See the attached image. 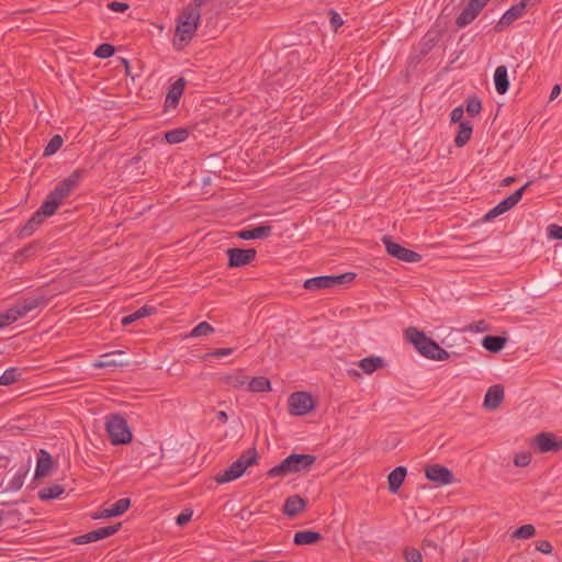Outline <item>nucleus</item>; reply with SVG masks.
<instances>
[{
  "mask_svg": "<svg viewBox=\"0 0 562 562\" xmlns=\"http://www.w3.org/2000/svg\"><path fill=\"white\" fill-rule=\"evenodd\" d=\"M404 336L425 358L443 361L450 357V353L447 350L441 348L435 340L427 337L424 331H420L415 327L406 328Z\"/></svg>",
  "mask_w": 562,
  "mask_h": 562,
  "instance_id": "obj_1",
  "label": "nucleus"
},
{
  "mask_svg": "<svg viewBox=\"0 0 562 562\" xmlns=\"http://www.w3.org/2000/svg\"><path fill=\"white\" fill-rule=\"evenodd\" d=\"M315 462L316 457L313 454L292 453L282 460L281 463L269 469L267 475L269 477H285L290 474L308 472Z\"/></svg>",
  "mask_w": 562,
  "mask_h": 562,
  "instance_id": "obj_2",
  "label": "nucleus"
},
{
  "mask_svg": "<svg viewBox=\"0 0 562 562\" xmlns=\"http://www.w3.org/2000/svg\"><path fill=\"white\" fill-rule=\"evenodd\" d=\"M82 177V171L77 169L69 177L65 178L49 192L43 204V211L47 214H55L64 200L77 188Z\"/></svg>",
  "mask_w": 562,
  "mask_h": 562,
  "instance_id": "obj_3",
  "label": "nucleus"
},
{
  "mask_svg": "<svg viewBox=\"0 0 562 562\" xmlns=\"http://www.w3.org/2000/svg\"><path fill=\"white\" fill-rule=\"evenodd\" d=\"M201 13L196 8H187L178 19L175 45L180 49L195 34Z\"/></svg>",
  "mask_w": 562,
  "mask_h": 562,
  "instance_id": "obj_4",
  "label": "nucleus"
},
{
  "mask_svg": "<svg viewBox=\"0 0 562 562\" xmlns=\"http://www.w3.org/2000/svg\"><path fill=\"white\" fill-rule=\"evenodd\" d=\"M257 450L255 448H249L243 452L239 458L234 461L227 469L215 476L216 482L223 484L240 477L250 465L257 463Z\"/></svg>",
  "mask_w": 562,
  "mask_h": 562,
  "instance_id": "obj_5",
  "label": "nucleus"
},
{
  "mask_svg": "<svg viewBox=\"0 0 562 562\" xmlns=\"http://www.w3.org/2000/svg\"><path fill=\"white\" fill-rule=\"evenodd\" d=\"M105 430L112 445H126L132 441V431L125 418L119 414L105 417Z\"/></svg>",
  "mask_w": 562,
  "mask_h": 562,
  "instance_id": "obj_6",
  "label": "nucleus"
},
{
  "mask_svg": "<svg viewBox=\"0 0 562 562\" xmlns=\"http://www.w3.org/2000/svg\"><path fill=\"white\" fill-rule=\"evenodd\" d=\"M46 303L44 295H30L20 299L12 307L8 308L13 322L26 316L30 312Z\"/></svg>",
  "mask_w": 562,
  "mask_h": 562,
  "instance_id": "obj_7",
  "label": "nucleus"
},
{
  "mask_svg": "<svg viewBox=\"0 0 562 562\" xmlns=\"http://www.w3.org/2000/svg\"><path fill=\"white\" fill-rule=\"evenodd\" d=\"M289 412L294 416H304L315 407L313 397L307 392H294L289 396Z\"/></svg>",
  "mask_w": 562,
  "mask_h": 562,
  "instance_id": "obj_8",
  "label": "nucleus"
},
{
  "mask_svg": "<svg viewBox=\"0 0 562 562\" xmlns=\"http://www.w3.org/2000/svg\"><path fill=\"white\" fill-rule=\"evenodd\" d=\"M530 183L531 182L528 181L521 188L501 201L484 215L483 221H491L513 209L521 200L525 190L530 186Z\"/></svg>",
  "mask_w": 562,
  "mask_h": 562,
  "instance_id": "obj_9",
  "label": "nucleus"
},
{
  "mask_svg": "<svg viewBox=\"0 0 562 562\" xmlns=\"http://www.w3.org/2000/svg\"><path fill=\"white\" fill-rule=\"evenodd\" d=\"M382 241L389 255L397 258L405 262H418L422 260V255L418 252L407 249L400 244L395 243L390 236H384Z\"/></svg>",
  "mask_w": 562,
  "mask_h": 562,
  "instance_id": "obj_10",
  "label": "nucleus"
},
{
  "mask_svg": "<svg viewBox=\"0 0 562 562\" xmlns=\"http://www.w3.org/2000/svg\"><path fill=\"white\" fill-rule=\"evenodd\" d=\"M531 446L540 453L558 452L562 449V439L551 432H540L532 439Z\"/></svg>",
  "mask_w": 562,
  "mask_h": 562,
  "instance_id": "obj_11",
  "label": "nucleus"
},
{
  "mask_svg": "<svg viewBox=\"0 0 562 562\" xmlns=\"http://www.w3.org/2000/svg\"><path fill=\"white\" fill-rule=\"evenodd\" d=\"M226 254L228 256V266L232 268H238L252 262L256 258L257 251L252 248H228Z\"/></svg>",
  "mask_w": 562,
  "mask_h": 562,
  "instance_id": "obj_12",
  "label": "nucleus"
},
{
  "mask_svg": "<svg viewBox=\"0 0 562 562\" xmlns=\"http://www.w3.org/2000/svg\"><path fill=\"white\" fill-rule=\"evenodd\" d=\"M425 475L429 481H432L438 485H447L453 481V474L451 471L440 464L428 465L425 469Z\"/></svg>",
  "mask_w": 562,
  "mask_h": 562,
  "instance_id": "obj_13",
  "label": "nucleus"
},
{
  "mask_svg": "<svg viewBox=\"0 0 562 562\" xmlns=\"http://www.w3.org/2000/svg\"><path fill=\"white\" fill-rule=\"evenodd\" d=\"M186 88L184 78H179L171 85L166 99H165V112L169 110H173L178 106L181 95L183 94Z\"/></svg>",
  "mask_w": 562,
  "mask_h": 562,
  "instance_id": "obj_14",
  "label": "nucleus"
},
{
  "mask_svg": "<svg viewBox=\"0 0 562 562\" xmlns=\"http://www.w3.org/2000/svg\"><path fill=\"white\" fill-rule=\"evenodd\" d=\"M528 2L529 0H521L519 3L512 5L501 18L496 29L502 30L504 26H508L519 19L524 14Z\"/></svg>",
  "mask_w": 562,
  "mask_h": 562,
  "instance_id": "obj_15",
  "label": "nucleus"
},
{
  "mask_svg": "<svg viewBox=\"0 0 562 562\" xmlns=\"http://www.w3.org/2000/svg\"><path fill=\"white\" fill-rule=\"evenodd\" d=\"M53 214H47L43 211V204L41 207L30 217L27 223L20 229V237H29L31 236L43 223L44 218L47 216H52Z\"/></svg>",
  "mask_w": 562,
  "mask_h": 562,
  "instance_id": "obj_16",
  "label": "nucleus"
},
{
  "mask_svg": "<svg viewBox=\"0 0 562 562\" xmlns=\"http://www.w3.org/2000/svg\"><path fill=\"white\" fill-rule=\"evenodd\" d=\"M130 505H131L130 498H120L111 507L104 508L100 513L94 514L92 516V518L93 519H102V518L120 516L128 509Z\"/></svg>",
  "mask_w": 562,
  "mask_h": 562,
  "instance_id": "obj_17",
  "label": "nucleus"
},
{
  "mask_svg": "<svg viewBox=\"0 0 562 562\" xmlns=\"http://www.w3.org/2000/svg\"><path fill=\"white\" fill-rule=\"evenodd\" d=\"M504 400V387L499 384L491 386L484 396V407L494 411L502 404Z\"/></svg>",
  "mask_w": 562,
  "mask_h": 562,
  "instance_id": "obj_18",
  "label": "nucleus"
},
{
  "mask_svg": "<svg viewBox=\"0 0 562 562\" xmlns=\"http://www.w3.org/2000/svg\"><path fill=\"white\" fill-rule=\"evenodd\" d=\"M306 507V501L299 496L292 495L289 496L283 505V513L289 517H295L300 513H302Z\"/></svg>",
  "mask_w": 562,
  "mask_h": 562,
  "instance_id": "obj_19",
  "label": "nucleus"
},
{
  "mask_svg": "<svg viewBox=\"0 0 562 562\" xmlns=\"http://www.w3.org/2000/svg\"><path fill=\"white\" fill-rule=\"evenodd\" d=\"M53 467V458L49 452L41 449L37 454V465L35 470V477H45L50 473Z\"/></svg>",
  "mask_w": 562,
  "mask_h": 562,
  "instance_id": "obj_20",
  "label": "nucleus"
},
{
  "mask_svg": "<svg viewBox=\"0 0 562 562\" xmlns=\"http://www.w3.org/2000/svg\"><path fill=\"white\" fill-rule=\"evenodd\" d=\"M124 355L123 351H112L104 353L100 357V360L94 362V368H114V367H123L126 363L120 358Z\"/></svg>",
  "mask_w": 562,
  "mask_h": 562,
  "instance_id": "obj_21",
  "label": "nucleus"
},
{
  "mask_svg": "<svg viewBox=\"0 0 562 562\" xmlns=\"http://www.w3.org/2000/svg\"><path fill=\"white\" fill-rule=\"evenodd\" d=\"M386 366L385 360L379 356H370L361 359L358 367L362 373L372 374L373 372L383 369Z\"/></svg>",
  "mask_w": 562,
  "mask_h": 562,
  "instance_id": "obj_22",
  "label": "nucleus"
},
{
  "mask_svg": "<svg viewBox=\"0 0 562 562\" xmlns=\"http://www.w3.org/2000/svg\"><path fill=\"white\" fill-rule=\"evenodd\" d=\"M272 227L270 225L257 226L252 229H244L237 233V236L244 240L263 239L271 235Z\"/></svg>",
  "mask_w": 562,
  "mask_h": 562,
  "instance_id": "obj_23",
  "label": "nucleus"
},
{
  "mask_svg": "<svg viewBox=\"0 0 562 562\" xmlns=\"http://www.w3.org/2000/svg\"><path fill=\"white\" fill-rule=\"evenodd\" d=\"M407 474L405 467H396L387 476L389 490L391 493H396L403 484Z\"/></svg>",
  "mask_w": 562,
  "mask_h": 562,
  "instance_id": "obj_24",
  "label": "nucleus"
},
{
  "mask_svg": "<svg viewBox=\"0 0 562 562\" xmlns=\"http://www.w3.org/2000/svg\"><path fill=\"white\" fill-rule=\"evenodd\" d=\"M494 83L498 94H504L508 91L509 80L506 66L501 65L495 69Z\"/></svg>",
  "mask_w": 562,
  "mask_h": 562,
  "instance_id": "obj_25",
  "label": "nucleus"
},
{
  "mask_svg": "<svg viewBox=\"0 0 562 562\" xmlns=\"http://www.w3.org/2000/svg\"><path fill=\"white\" fill-rule=\"evenodd\" d=\"M323 539V536L313 530H302L294 533L293 542L296 546L314 544Z\"/></svg>",
  "mask_w": 562,
  "mask_h": 562,
  "instance_id": "obj_26",
  "label": "nucleus"
},
{
  "mask_svg": "<svg viewBox=\"0 0 562 562\" xmlns=\"http://www.w3.org/2000/svg\"><path fill=\"white\" fill-rule=\"evenodd\" d=\"M331 282H334L331 276H319L305 280L303 286L304 289L310 291H317L322 289L333 288Z\"/></svg>",
  "mask_w": 562,
  "mask_h": 562,
  "instance_id": "obj_27",
  "label": "nucleus"
},
{
  "mask_svg": "<svg viewBox=\"0 0 562 562\" xmlns=\"http://www.w3.org/2000/svg\"><path fill=\"white\" fill-rule=\"evenodd\" d=\"M507 339L502 336H485L482 346L490 352H499L506 345Z\"/></svg>",
  "mask_w": 562,
  "mask_h": 562,
  "instance_id": "obj_28",
  "label": "nucleus"
},
{
  "mask_svg": "<svg viewBox=\"0 0 562 562\" xmlns=\"http://www.w3.org/2000/svg\"><path fill=\"white\" fill-rule=\"evenodd\" d=\"M472 131V124L469 121L461 122L458 126V133L454 138L456 146L463 147L470 140Z\"/></svg>",
  "mask_w": 562,
  "mask_h": 562,
  "instance_id": "obj_29",
  "label": "nucleus"
},
{
  "mask_svg": "<svg viewBox=\"0 0 562 562\" xmlns=\"http://www.w3.org/2000/svg\"><path fill=\"white\" fill-rule=\"evenodd\" d=\"M222 382L233 389H241L247 384L248 376L243 371H237L234 374L223 376Z\"/></svg>",
  "mask_w": 562,
  "mask_h": 562,
  "instance_id": "obj_30",
  "label": "nucleus"
},
{
  "mask_svg": "<svg viewBox=\"0 0 562 562\" xmlns=\"http://www.w3.org/2000/svg\"><path fill=\"white\" fill-rule=\"evenodd\" d=\"M248 391L259 393L271 390V383L266 376H256L247 382Z\"/></svg>",
  "mask_w": 562,
  "mask_h": 562,
  "instance_id": "obj_31",
  "label": "nucleus"
},
{
  "mask_svg": "<svg viewBox=\"0 0 562 562\" xmlns=\"http://www.w3.org/2000/svg\"><path fill=\"white\" fill-rule=\"evenodd\" d=\"M65 492V488L59 484H53L46 487H43L38 492V497L42 501H49L59 497Z\"/></svg>",
  "mask_w": 562,
  "mask_h": 562,
  "instance_id": "obj_32",
  "label": "nucleus"
},
{
  "mask_svg": "<svg viewBox=\"0 0 562 562\" xmlns=\"http://www.w3.org/2000/svg\"><path fill=\"white\" fill-rule=\"evenodd\" d=\"M189 137L187 128H175L165 133V139L169 144H179Z\"/></svg>",
  "mask_w": 562,
  "mask_h": 562,
  "instance_id": "obj_33",
  "label": "nucleus"
},
{
  "mask_svg": "<svg viewBox=\"0 0 562 562\" xmlns=\"http://www.w3.org/2000/svg\"><path fill=\"white\" fill-rule=\"evenodd\" d=\"M122 524L119 522L116 525H112V526H106V527H102V528H99V529H95V530H92L90 531L91 535H92V540L93 542L94 541H99V540H102L104 538H108L112 535H114L115 532L119 531V529L121 528Z\"/></svg>",
  "mask_w": 562,
  "mask_h": 562,
  "instance_id": "obj_34",
  "label": "nucleus"
},
{
  "mask_svg": "<svg viewBox=\"0 0 562 562\" xmlns=\"http://www.w3.org/2000/svg\"><path fill=\"white\" fill-rule=\"evenodd\" d=\"M122 524L119 522L116 525H112V526H106V527H102V528H99V529H95V530H92L90 531L91 535H92V540L93 542L94 541H99V540H102L104 538H108L112 535H114L115 532L119 531V529L121 528Z\"/></svg>",
  "mask_w": 562,
  "mask_h": 562,
  "instance_id": "obj_35",
  "label": "nucleus"
},
{
  "mask_svg": "<svg viewBox=\"0 0 562 562\" xmlns=\"http://www.w3.org/2000/svg\"><path fill=\"white\" fill-rule=\"evenodd\" d=\"M122 524L119 522L116 525H112V526H106V527H102V528H99V529H95V530H92L90 531L91 535H92V540L93 542L94 541H99V540H102L104 538H108L112 535H114L115 532L119 531V529L121 528Z\"/></svg>",
  "mask_w": 562,
  "mask_h": 562,
  "instance_id": "obj_36",
  "label": "nucleus"
},
{
  "mask_svg": "<svg viewBox=\"0 0 562 562\" xmlns=\"http://www.w3.org/2000/svg\"><path fill=\"white\" fill-rule=\"evenodd\" d=\"M536 535V528L532 525H524L517 528L513 533L512 538L516 539H530Z\"/></svg>",
  "mask_w": 562,
  "mask_h": 562,
  "instance_id": "obj_37",
  "label": "nucleus"
},
{
  "mask_svg": "<svg viewBox=\"0 0 562 562\" xmlns=\"http://www.w3.org/2000/svg\"><path fill=\"white\" fill-rule=\"evenodd\" d=\"M63 143L64 140L60 135L53 136L44 149V156L47 157L57 153L63 146Z\"/></svg>",
  "mask_w": 562,
  "mask_h": 562,
  "instance_id": "obj_38",
  "label": "nucleus"
},
{
  "mask_svg": "<svg viewBox=\"0 0 562 562\" xmlns=\"http://www.w3.org/2000/svg\"><path fill=\"white\" fill-rule=\"evenodd\" d=\"M20 373L18 369L10 368L0 376V385H10L19 380Z\"/></svg>",
  "mask_w": 562,
  "mask_h": 562,
  "instance_id": "obj_39",
  "label": "nucleus"
},
{
  "mask_svg": "<svg viewBox=\"0 0 562 562\" xmlns=\"http://www.w3.org/2000/svg\"><path fill=\"white\" fill-rule=\"evenodd\" d=\"M214 333V328L207 322L199 323L190 333V337L207 336Z\"/></svg>",
  "mask_w": 562,
  "mask_h": 562,
  "instance_id": "obj_40",
  "label": "nucleus"
},
{
  "mask_svg": "<svg viewBox=\"0 0 562 562\" xmlns=\"http://www.w3.org/2000/svg\"><path fill=\"white\" fill-rule=\"evenodd\" d=\"M475 19V15L472 14L468 8H464L462 12L457 16L456 19V25L460 29L465 27L469 25L473 20Z\"/></svg>",
  "mask_w": 562,
  "mask_h": 562,
  "instance_id": "obj_41",
  "label": "nucleus"
},
{
  "mask_svg": "<svg viewBox=\"0 0 562 562\" xmlns=\"http://www.w3.org/2000/svg\"><path fill=\"white\" fill-rule=\"evenodd\" d=\"M482 109V103H481V100L476 97H473V98H469L467 100V112L469 113V115L471 116H475L480 113Z\"/></svg>",
  "mask_w": 562,
  "mask_h": 562,
  "instance_id": "obj_42",
  "label": "nucleus"
},
{
  "mask_svg": "<svg viewBox=\"0 0 562 562\" xmlns=\"http://www.w3.org/2000/svg\"><path fill=\"white\" fill-rule=\"evenodd\" d=\"M488 1L490 0H470L465 8H468V10H470L476 18Z\"/></svg>",
  "mask_w": 562,
  "mask_h": 562,
  "instance_id": "obj_43",
  "label": "nucleus"
},
{
  "mask_svg": "<svg viewBox=\"0 0 562 562\" xmlns=\"http://www.w3.org/2000/svg\"><path fill=\"white\" fill-rule=\"evenodd\" d=\"M531 461V453L528 451H522L515 454L514 464L519 468L527 467Z\"/></svg>",
  "mask_w": 562,
  "mask_h": 562,
  "instance_id": "obj_44",
  "label": "nucleus"
},
{
  "mask_svg": "<svg viewBox=\"0 0 562 562\" xmlns=\"http://www.w3.org/2000/svg\"><path fill=\"white\" fill-rule=\"evenodd\" d=\"M155 313H156L155 306L144 305L140 308H138L137 311H135L134 313H132L131 315L133 316L134 321L136 322L137 319H140L146 316H150Z\"/></svg>",
  "mask_w": 562,
  "mask_h": 562,
  "instance_id": "obj_45",
  "label": "nucleus"
},
{
  "mask_svg": "<svg viewBox=\"0 0 562 562\" xmlns=\"http://www.w3.org/2000/svg\"><path fill=\"white\" fill-rule=\"evenodd\" d=\"M114 52V47L111 44H101L97 47L94 54L99 58H109Z\"/></svg>",
  "mask_w": 562,
  "mask_h": 562,
  "instance_id": "obj_46",
  "label": "nucleus"
},
{
  "mask_svg": "<svg viewBox=\"0 0 562 562\" xmlns=\"http://www.w3.org/2000/svg\"><path fill=\"white\" fill-rule=\"evenodd\" d=\"M356 278V274L353 272H346L339 276H331V279L334 282H331V286L349 283Z\"/></svg>",
  "mask_w": 562,
  "mask_h": 562,
  "instance_id": "obj_47",
  "label": "nucleus"
},
{
  "mask_svg": "<svg viewBox=\"0 0 562 562\" xmlns=\"http://www.w3.org/2000/svg\"><path fill=\"white\" fill-rule=\"evenodd\" d=\"M328 15L330 16V25H331V29L334 30V32H337L338 29L340 26H342L344 24V20L341 19V16L339 15V13L337 11H335L334 9H330L328 11Z\"/></svg>",
  "mask_w": 562,
  "mask_h": 562,
  "instance_id": "obj_48",
  "label": "nucleus"
},
{
  "mask_svg": "<svg viewBox=\"0 0 562 562\" xmlns=\"http://www.w3.org/2000/svg\"><path fill=\"white\" fill-rule=\"evenodd\" d=\"M404 555L406 562H422V553L415 548H407Z\"/></svg>",
  "mask_w": 562,
  "mask_h": 562,
  "instance_id": "obj_49",
  "label": "nucleus"
},
{
  "mask_svg": "<svg viewBox=\"0 0 562 562\" xmlns=\"http://www.w3.org/2000/svg\"><path fill=\"white\" fill-rule=\"evenodd\" d=\"M24 476H25V473L24 472H18L11 480L10 484H9V488L11 491H18L22 487L23 485V482H24Z\"/></svg>",
  "mask_w": 562,
  "mask_h": 562,
  "instance_id": "obj_50",
  "label": "nucleus"
},
{
  "mask_svg": "<svg viewBox=\"0 0 562 562\" xmlns=\"http://www.w3.org/2000/svg\"><path fill=\"white\" fill-rule=\"evenodd\" d=\"M547 233L550 238L562 240V226L550 224L547 227Z\"/></svg>",
  "mask_w": 562,
  "mask_h": 562,
  "instance_id": "obj_51",
  "label": "nucleus"
},
{
  "mask_svg": "<svg viewBox=\"0 0 562 562\" xmlns=\"http://www.w3.org/2000/svg\"><path fill=\"white\" fill-rule=\"evenodd\" d=\"M192 510L190 509H186L183 510L181 514L178 515V517L176 518V522L178 526H184L186 524H188L191 518H192Z\"/></svg>",
  "mask_w": 562,
  "mask_h": 562,
  "instance_id": "obj_52",
  "label": "nucleus"
},
{
  "mask_svg": "<svg viewBox=\"0 0 562 562\" xmlns=\"http://www.w3.org/2000/svg\"><path fill=\"white\" fill-rule=\"evenodd\" d=\"M463 108L462 106H457L454 108L451 113H450V119H451V122L453 123H461L463 122L462 119H463Z\"/></svg>",
  "mask_w": 562,
  "mask_h": 562,
  "instance_id": "obj_53",
  "label": "nucleus"
},
{
  "mask_svg": "<svg viewBox=\"0 0 562 562\" xmlns=\"http://www.w3.org/2000/svg\"><path fill=\"white\" fill-rule=\"evenodd\" d=\"M536 549L542 553L549 554L552 552V546L547 540H539L536 542Z\"/></svg>",
  "mask_w": 562,
  "mask_h": 562,
  "instance_id": "obj_54",
  "label": "nucleus"
},
{
  "mask_svg": "<svg viewBox=\"0 0 562 562\" xmlns=\"http://www.w3.org/2000/svg\"><path fill=\"white\" fill-rule=\"evenodd\" d=\"M108 8L115 12H125L130 5L125 2L112 1L108 3Z\"/></svg>",
  "mask_w": 562,
  "mask_h": 562,
  "instance_id": "obj_55",
  "label": "nucleus"
},
{
  "mask_svg": "<svg viewBox=\"0 0 562 562\" xmlns=\"http://www.w3.org/2000/svg\"><path fill=\"white\" fill-rule=\"evenodd\" d=\"M234 352L233 348H220L215 349L212 352L207 353V356L215 357V358H222L225 356H229Z\"/></svg>",
  "mask_w": 562,
  "mask_h": 562,
  "instance_id": "obj_56",
  "label": "nucleus"
},
{
  "mask_svg": "<svg viewBox=\"0 0 562 562\" xmlns=\"http://www.w3.org/2000/svg\"><path fill=\"white\" fill-rule=\"evenodd\" d=\"M486 329H487V325L484 321L474 322L469 325V330H471V331L480 333V331H485Z\"/></svg>",
  "mask_w": 562,
  "mask_h": 562,
  "instance_id": "obj_57",
  "label": "nucleus"
},
{
  "mask_svg": "<svg viewBox=\"0 0 562 562\" xmlns=\"http://www.w3.org/2000/svg\"><path fill=\"white\" fill-rule=\"evenodd\" d=\"M77 544H87L93 542L91 532H87L85 535L78 536L72 540Z\"/></svg>",
  "mask_w": 562,
  "mask_h": 562,
  "instance_id": "obj_58",
  "label": "nucleus"
},
{
  "mask_svg": "<svg viewBox=\"0 0 562 562\" xmlns=\"http://www.w3.org/2000/svg\"><path fill=\"white\" fill-rule=\"evenodd\" d=\"M14 323L8 310L4 313L0 314V328H3L10 324Z\"/></svg>",
  "mask_w": 562,
  "mask_h": 562,
  "instance_id": "obj_59",
  "label": "nucleus"
},
{
  "mask_svg": "<svg viewBox=\"0 0 562 562\" xmlns=\"http://www.w3.org/2000/svg\"><path fill=\"white\" fill-rule=\"evenodd\" d=\"M438 549V544L436 541L431 540V539H424L423 541V550L425 551V553L427 554L428 553V550H437Z\"/></svg>",
  "mask_w": 562,
  "mask_h": 562,
  "instance_id": "obj_60",
  "label": "nucleus"
},
{
  "mask_svg": "<svg viewBox=\"0 0 562 562\" xmlns=\"http://www.w3.org/2000/svg\"><path fill=\"white\" fill-rule=\"evenodd\" d=\"M216 416H217V419H218L222 424H226V423H227V420H228V416H227V414H226L224 411H220V412H217Z\"/></svg>",
  "mask_w": 562,
  "mask_h": 562,
  "instance_id": "obj_61",
  "label": "nucleus"
},
{
  "mask_svg": "<svg viewBox=\"0 0 562 562\" xmlns=\"http://www.w3.org/2000/svg\"><path fill=\"white\" fill-rule=\"evenodd\" d=\"M560 91H561L560 86L555 85L552 88V91H551V94H550V100H554L560 94Z\"/></svg>",
  "mask_w": 562,
  "mask_h": 562,
  "instance_id": "obj_62",
  "label": "nucleus"
},
{
  "mask_svg": "<svg viewBox=\"0 0 562 562\" xmlns=\"http://www.w3.org/2000/svg\"><path fill=\"white\" fill-rule=\"evenodd\" d=\"M134 322L135 321H134L133 316L130 314V315L123 317L122 325L127 326Z\"/></svg>",
  "mask_w": 562,
  "mask_h": 562,
  "instance_id": "obj_63",
  "label": "nucleus"
},
{
  "mask_svg": "<svg viewBox=\"0 0 562 562\" xmlns=\"http://www.w3.org/2000/svg\"><path fill=\"white\" fill-rule=\"evenodd\" d=\"M348 374L353 379H360L362 376L361 372L357 370H349Z\"/></svg>",
  "mask_w": 562,
  "mask_h": 562,
  "instance_id": "obj_64",
  "label": "nucleus"
}]
</instances>
